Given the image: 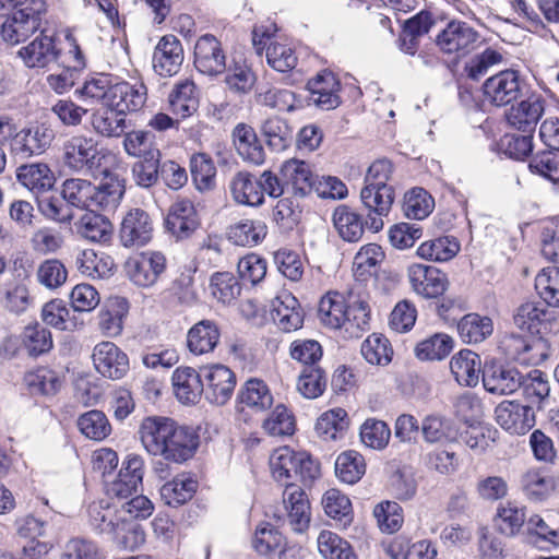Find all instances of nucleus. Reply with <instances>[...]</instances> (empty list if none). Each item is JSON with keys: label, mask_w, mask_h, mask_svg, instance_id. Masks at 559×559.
I'll use <instances>...</instances> for the list:
<instances>
[{"label": "nucleus", "mask_w": 559, "mask_h": 559, "mask_svg": "<svg viewBox=\"0 0 559 559\" xmlns=\"http://www.w3.org/2000/svg\"><path fill=\"white\" fill-rule=\"evenodd\" d=\"M140 435L148 453L175 463L192 457L199 445L197 430L178 421H143Z\"/></svg>", "instance_id": "nucleus-1"}, {"label": "nucleus", "mask_w": 559, "mask_h": 559, "mask_svg": "<svg viewBox=\"0 0 559 559\" xmlns=\"http://www.w3.org/2000/svg\"><path fill=\"white\" fill-rule=\"evenodd\" d=\"M104 178L98 186L81 178L67 179L62 185V198L72 206L82 210H102L114 212L124 194V180L118 175L102 171Z\"/></svg>", "instance_id": "nucleus-2"}, {"label": "nucleus", "mask_w": 559, "mask_h": 559, "mask_svg": "<svg viewBox=\"0 0 559 559\" xmlns=\"http://www.w3.org/2000/svg\"><path fill=\"white\" fill-rule=\"evenodd\" d=\"M318 316L323 325L341 331L343 337L357 338L369 329L370 307L364 298L346 302L342 294L330 292L321 298Z\"/></svg>", "instance_id": "nucleus-3"}, {"label": "nucleus", "mask_w": 559, "mask_h": 559, "mask_svg": "<svg viewBox=\"0 0 559 559\" xmlns=\"http://www.w3.org/2000/svg\"><path fill=\"white\" fill-rule=\"evenodd\" d=\"M523 394L527 404L522 405L515 401H504L497 408V419H503L506 415L510 419H535L537 411L544 409L549 404L550 386L539 370H532L526 377L522 376Z\"/></svg>", "instance_id": "nucleus-4"}, {"label": "nucleus", "mask_w": 559, "mask_h": 559, "mask_svg": "<svg viewBox=\"0 0 559 559\" xmlns=\"http://www.w3.org/2000/svg\"><path fill=\"white\" fill-rule=\"evenodd\" d=\"M116 156L108 150L98 148L93 138L78 134L63 144V162L74 171L102 173Z\"/></svg>", "instance_id": "nucleus-5"}, {"label": "nucleus", "mask_w": 559, "mask_h": 559, "mask_svg": "<svg viewBox=\"0 0 559 559\" xmlns=\"http://www.w3.org/2000/svg\"><path fill=\"white\" fill-rule=\"evenodd\" d=\"M24 9L14 11L0 25L1 39L9 45H17L35 33L40 25V16L47 10L45 0H32Z\"/></svg>", "instance_id": "nucleus-6"}, {"label": "nucleus", "mask_w": 559, "mask_h": 559, "mask_svg": "<svg viewBox=\"0 0 559 559\" xmlns=\"http://www.w3.org/2000/svg\"><path fill=\"white\" fill-rule=\"evenodd\" d=\"M212 76L221 78L222 82L235 93L246 94L255 84V75L246 64L226 61L221 46L212 45Z\"/></svg>", "instance_id": "nucleus-7"}, {"label": "nucleus", "mask_w": 559, "mask_h": 559, "mask_svg": "<svg viewBox=\"0 0 559 559\" xmlns=\"http://www.w3.org/2000/svg\"><path fill=\"white\" fill-rule=\"evenodd\" d=\"M95 370L104 378L120 380L130 370V360L126 352L110 341L97 343L92 352Z\"/></svg>", "instance_id": "nucleus-8"}, {"label": "nucleus", "mask_w": 559, "mask_h": 559, "mask_svg": "<svg viewBox=\"0 0 559 559\" xmlns=\"http://www.w3.org/2000/svg\"><path fill=\"white\" fill-rule=\"evenodd\" d=\"M165 270L166 258L157 251L142 252L126 263L129 280L141 288L154 286Z\"/></svg>", "instance_id": "nucleus-9"}, {"label": "nucleus", "mask_w": 559, "mask_h": 559, "mask_svg": "<svg viewBox=\"0 0 559 559\" xmlns=\"http://www.w3.org/2000/svg\"><path fill=\"white\" fill-rule=\"evenodd\" d=\"M478 39V33L466 22L453 20L437 35L436 45L448 55H466Z\"/></svg>", "instance_id": "nucleus-10"}, {"label": "nucleus", "mask_w": 559, "mask_h": 559, "mask_svg": "<svg viewBox=\"0 0 559 559\" xmlns=\"http://www.w3.org/2000/svg\"><path fill=\"white\" fill-rule=\"evenodd\" d=\"M484 98L489 104L502 107L521 95V81L516 71L503 70L488 78L483 85Z\"/></svg>", "instance_id": "nucleus-11"}, {"label": "nucleus", "mask_w": 559, "mask_h": 559, "mask_svg": "<svg viewBox=\"0 0 559 559\" xmlns=\"http://www.w3.org/2000/svg\"><path fill=\"white\" fill-rule=\"evenodd\" d=\"M407 277L412 289L425 298L442 295L449 285L447 274L439 269L415 263L408 266Z\"/></svg>", "instance_id": "nucleus-12"}, {"label": "nucleus", "mask_w": 559, "mask_h": 559, "mask_svg": "<svg viewBox=\"0 0 559 559\" xmlns=\"http://www.w3.org/2000/svg\"><path fill=\"white\" fill-rule=\"evenodd\" d=\"M394 189L392 187L365 186L360 191L364 206L369 211L366 222L368 228L378 233L383 228V216H386L394 202Z\"/></svg>", "instance_id": "nucleus-13"}, {"label": "nucleus", "mask_w": 559, "mask_h": 559, "mask_svg": "<svg viewBox=\"0 0 559 559\" xmlns=\"http://www.w3.org/2000/svg\"><path fill=\"white\" fill-rule=\"evenodd\" d=\"M109 108L121 114L138 112L147 102V87L142 79L114 82Z\"/></svg>", "instance_id": "nucleus-14"}, {"label": "nucleus", "mask_w": 559, "mask_h": 559, "mask_svg": "<svg viewBox=\"0 0 559 559\" xmlns=\"http://www.w3.org/2000/svg\"><path fill=\"white\" fill-rule=\"evenodd\" d=\"M55 138L50 127L37 124L16 132L10 142L12 154L22 158L41 154L48 148Z\"/></svg>", "instance_id": "nucleus-15"}, {"label": "nucleus", "mask_w": 559, "mask_h": 559, "mask_svg": "<svg viewBox=\"0 0 559 559\" xmlns=\"http://www.w3.org/2000/svg\"><path fill=\"white\" fill-rule=\"evenodd\" d=\"M252 43L258 53L266 48V61L270 67L278 72L293 70L297 64V56L293 47L277 39L271 40L264 32L260 33L254 28L252 33Z\"/></svg>", "instance_id": "nucleus-16"}, {"label": "nucleus", "mask_w": 559, "mask_h": 559, "mask_svg": "<svg viewBox=\"0 0 559 559\" xmlns=\"http://www.w3.org/2000/svg\"><path fill=\"white\" fill-rule=\"evenodd\" d=\"M183 62V48L175 35L163 36L155 46L152 63L156 74L170 78L176 75Z\"/></svg>", "instance_id": "nucleus-17"}, {"label": "nucleus", "mask_w": 559, "mask_h": 559, "mask_svg": "<svg viewBox=\"0 0 559 559\" xmlns=\"http://www.w3.org/2000/svg\"><path fill=\"white\" fill-rule=\"evenodd\" d=\"M153 226L150 216L141 209L130 210L120 226V240L124 247L143 246L152 238Z\"/></svg>", "instance_id": "nucleus-18"}, {"label": "nucleus", "mask_w": 559, "mask_h": 559, "mask_svg": "<svg viewBox=\"0 0 559 559\" xmlns=\"http://www.w3.org/2000/svg\"><path fill=\"white\" fill-rule=\"evenodd\" d=\"M484 388L493 394H511L522 384V374L512 367L487 364L483 370Z\"/></svg>", "instance_id": "nucleus-19"}, {"label": "nucleus", "mask_w": 559, "mask_h": 559, "mask_svg": "<svg viewBox=\"0 0 559 559\" xmlns=\"http://www.w3.org/2000/svg\"><path fill=\"white\" fill-rule=\"evenodd\" d=\"M283 500L293 530L298 533L304 532L310 522V503L305 490L296 484H287Z\"/></svg>", "instance_id": "nucleus-20"}, {"label": "nucleus", "mask_w": 559, "mask_h": 559, "mask_svg": "<svg viewBox=\"0 0 559 559\" xmlns=\"http://www.w3.org/2000/svg\"><path fill=\"white\" fill-rule=\"evenodd\" d=\"M544 104L540 95H530L510 108L507 115L508 122L520 131H533L545 111Z\"/></svg>", "instance_id": "nucleus-21"}, {"label": "nucleus", "mask_w": 559, "mask_h": 559, "mask_svg": "<svg viewBox=\"0 0 559 559\" xmlns=\"http://www.w3.org/2000/svg\"><path fill=\"white\" fill-rule=\"evenodd\" d=\"M272 319L284 332L301 328L304 317L296 297L288 292L277 295L272 302Z\"/></svg>", "instance_id": "nucleus-22"}, {"label": "nucleus", "mask_w": 559, "mask_h": 559, "mask_svg": "<svg viewBox=\"0 0 559 559\" xmlns=\"http://www.w3.org/2000/svg\"><path fill=\"white\" fill-rule=\"evenodd\" d=\"M311 102L324 109L330 110L336 108L340 100V82L336 76L329 71L319 73L314 79L308 82Z\"/></svg>", "instance_id": "nucleus-23"}, {"label": "nucleus", "mask_w": 559, "mask_h": 559, "mask_svg": "<svg viewBox=\"0 0 559 559\" xmlns=\"http://www.w3.org/2000/svg\"><path fill=\"white\" fill-rule=\"evenodd\" d=\"M17 55L28 68H45L57 61L59 52L53 38L40 34L27 46L22 47Z\"/></svg>", "instance_id": "nucleus-24"}, {"label": "nucleus", "mask_w": 559, "mask_h": 559, "mask_svg": "<svg viewBox=\"0 0 559 559\" xmlns=\"http://www.w3.org/2000/svg\"><path fill=\"white\" fill-rule=\"evenodd\" d=\"M200 224L197 211L189 200L175 202L166 217L167 228L177 237H188Z\"/></svg>", "instance_id": "nucleus-25"}, {"label": "nucleus", "mask_w": 559, "mask_h": 559, "mask_svg": "<svg viewBox=\"0 0 559 559\" xmlns=\"http://www.w3.org/2000/svg\"><path fill=\"white\" fill-rule=\"evenodd\" d=\"M551 319L547 306L538 300H530L520 305L513 316L516 328L530 333H539Z\"/></svg>", "instance_id": "nucleus-26"}, {"label": "nucleus", "mask_w": 559, "mask_h": 559, "mask_svg": "<svg viewBox=\"0 0 559 559\" xmlns=\"http://www.w3.org/2000/svg\"><path fill=\"white\" fill-rule=\"evenodd\" d=\"M450 369L459 384L475 386L479 382L481 360L476 353L462 349L451 358Z\"/></svg>", "instance_id": "nucleus-27"}, {"label": "nucleus", "mask_w": 559, "mask_h": 559, "mask_svg": "<svg viewBox=\"0 0 559 559\" xmlns=\"http://www.w3.org/2000/svg\"><path fill=\"white\" fill-rule=\"evenodd\" d=\"M171 381L175 395L182 404H194L201 397L203 384L194 369L177 368L173 373Z\"/></svg>", "instance_id": "nucleus-28"}, {"label": "nucleus", "mask_w": 559, "mask_h": 559, "mask_svg": "<svg viewBox=\"0 0 559 559\" xmlns=\"http://www.w3.org/2000/svg\"><path fill=\"white\" fill-rule=\"evenodd\" d=\"M112 87L111 75L97 73L86 78L82 86L75 90V95L86 104L102 103L105 107H109Z\"/></svg>", "instance_id": "nucleus-29"}, {"label": "nucleus", "mask_w": 559, "mask_h": 559, "mask_svg": "<svg viewBox=\"0 0 559 559\" xmlns=\"http://www.w3.org/2000/svg\"><path fill=\"white\" fill-rule=\"evenodd\" d=\"M235 147L238 154L247 162L254 165L264 163V150L259 143L257 133L252 127L246 123H239L233 132Z\"/></svg>", "instance_id": "nucleus-30"}, {"label": "nucleus", "mask_w": 559, "mask_h": 559, "mask_svg": "<svg viewBox=\"0 0 559 559\" xmlns=\"http://www.w3.org/2000/svg\"><path fill=\"white\" fill-rule=\"evenodd\" d=\"M78 271L86 277L106 278L112 274L114 260L105 252L93 249L80 251L75 259Z\"/></svg>", "instance_id": "nucleus-31"}, {"label": "nucleus", "mask_w": 559, "mask_h": 559, "mask_svg": "<svg viewBox=\"0 0 559 559\" xmlns=\"http://www.w3.org/2000/svg\"><path fill=\"white\" fill-rule=\"evenodd\" d=\"M198 489V480L191 474H180L160 488L162 500L169 507L177 508L189 501Z\"/></svg>", "instance_id": "nucleus-32"}, {"label": "nucleus", "mask_w": 559, "mask_h": 559, "mask_svg": "<svg viewBox=\"0 0 559 559\" xmlns=\"http://www.w3.org/2000/svg\"><path fill=\"white\" fill-rule=\"evenodd\" d=\"M230 192L239 204L259 206L264 202L261 185L250 173L240 171L235 175L230 181Z\"/></svg>", "instance_id": "nucleus-33"}, {"label": "nucleus", "mask_w": 559, "mask_h": 559, "mask_svg": "<svg viewBox=\"0 0 559 559\" xmlns=\"http://www.w3.org/2000/svg\"><path fill=\"white\" fill-rule=\"evenodd\" d=\"M333 225L338 236L347 242H357L365 231L362 216L346 205H340L333 213Z\"/></svg>", "instance_id": "nucleus-34"}, {"label": "nucleus", "mask_w": 559, "mask_h": 559, "mask_svg": "<svg viewBox=\"0 0 559 559\" xmlns=\"http://www.w3.org/2000/svg\"><path fill=\"white\" fill-rule=\"evenodd\" d=\"M99 210H88L76 223L78 233L85 239L94 242H108L112 235L110 221Z\"/></svg>", "instance_id": "nucleus-35"}, {"label": "nucleus", "mask_w": 559, "mask_h": 559, "mask_svg": "<svg viewBox=\"0 0 559 559\" xmlns=\"http://www.w3.org/2000/svg\"><path fill=\"white\" fill-rule=\"evenodd\" d=\"M17 179L34 193H43L49 191L56 182V178L51 169L41 163L23 165L17 168Z\"/></svg>", "instance_id": "nucleus-36"}, {"label": "nucleus", "mask_w": 559, "mask_h": 559, "mask_svg": "<svg viewBox=\"0 0 559 559\" xmlns=\"http://www.w3.org/2000/svg\"><path fill=\"white\" fill-rule=\"evenodd\" d=\"M281 175L285 183L290 185L301 195L309 193L316 182L310 166L298 159L286 160L281 167Z\"/></svg>", "instance_id": "nucleus-37"}, {"label": "nucleus", "mask_w": 559, "mask_h": 559, "mask_svg": "<svg viewBox=\"0 0 559 559\" xmlns=\"http://www.w3.org/2000/svg\"><path fill=\"white\" fill-rule=\"evenodd\" d=\"M385 253L381 246L367 243L362 246L354 257L353 274L358 281H367L372 277L383 262Z\"/></svg>", "instance_id": "nucleus-38"}, {"label": "nucleus", "mask_w": 559, "mask_h": 559, "mask_svg": "<svg viewBox=\"0 0 559 559\" xmlns=\"http://www.w3.org/2000/svg\"><path fill=\"white\" fill-rule=\"evenodd\" d=\"M88 519L95 532L111 537L122 516L118 513L116 507L106 500H99L88 506Z\"/></svg>", "instance_id": "nucleus-39"}, {"label": "nucleus", "mask_w": 559, "mask_h": 559, "mask_svg": "<svg viewBox=\"0 0 559 559\" xmlns=\"http://www.w3.org/2000/svg\"><path fill=\"white\" fill-rule=\"evenodd\" d=\"M124 116L109 107L96 109L91 115V124L94 132L102 136L119 138L127 128Z\"/></svg>", "instance_id": "nucleus-40"}, {"label": "nucleus", "mask_w": 559, "mask_h": 559, "mask_svg": "<svg viewBox=\"0 0 559 559\" xmlns=\"http://www.w3.org/2000/svg\"><path fill=\"white\" fill-rule=\"evenodd\" d=\"M460 249L461 245L455 237L442 236L424 241L416 252L418 257L428 261L447 262L453 259Z\"/></svg>", "instance_id": "nucleus-41"}, {"label": "nucleus", "mask_w": 559, "mask_h": 559, "mask_svg": "<svg viewBox=\"0 0 559 559\" xmlns=\"http://www.w3.org/2000/svg\"><path fill=\"white\" fill-rule=\"evenodd\" d=\"M171 111L180 118L193 115L199 107V93L192 81L186 80L176 85L169 96Z\"/></svg>", "instance_id": "nucleus-42"}, {"label": "nucleus", "mask_w": 559, "mask_h": 559, "mask_svg": "<svg viewBox=\"0 0 559 559\" xmlns=\"http://www.w3.org/2000/svg\"><path fill=\"white\" fill-rule=\"evenodd\" d=\"M24 384L32 394L53 395L62 386L61 377L53 370L39 367L24 374Z\"/></svg>", "instance_id": "nucleus-43"}, {"label": "nucleus", "mask_w": 559, "mask_h": 559, "mask_svg": "<svg viewBox=\"0 0 559 559\" xmlns=\"http://www.w3.org/2000/svg\"><path fill=\"white\" fill-rule=\"evenodd\" d=\"M457 331L463 342L476 344L492 334L493 323L489 317L468 313L460 320Z\"/></svg>", "instance_id": "nucleus-44"}, {"label": "nucleus", "mask_w": 559, "mask_h": 559, "mask_svg": "<svg viewBox=\"0 0 559 559\" xmlns=\"http://www.w3.org/2000/svg\"><path fill=\"white\" fill-rule=\"evenodd\" d=\"M298 452H295L289 447H281L273 451L270 456V467L273 478L283 483L286 487L287 484H295V473L297 467Z\"/></svg>", "instance_id": "nucleus-45"}, {"label": "nucleus", "mask_w": 559, "mask_h": 559, "mask_svg": "<svg viewBox=\"0 0 559 559\" xmlns=\"http://www.w3.org/2000/svg\"><path fill=\"white\" fill-rule=\"evenodd\" d=\"M366 473L364 456L355 451L347 450L338 454L335 461V475L344 484L358 483Z\"/></svg>", "instance_id": "nucleus-46"}, {"label": "nucleus", "mask_w": 559, "mask_h": 559, "mask_svg": "<svg viewBox=\"0 0 559 559\" xmlns=\"http://www.w3.org/2000/svg\"><path fill=\"white\" fill-rule=\"evenodd\" d=\"M267 227L262 221L242 219L228 229V238L237 246H257L266 236Z\"/></svg>", "instance_id": "nucleus-47"}, {"label": "nucleus", "mask_w": 559, "mask_h": 559, "mask_svg": "<svg viewBox=\"0 0 559 559\" xmlns=\"http://www.w3.org/2000/svg\"><path fill=\"white\" fill-rule=\"evenodd\" d=\"M454 341L445 333H436L419 342L414 352L423 361L442 360L453 349Z\"/></svg>", "instance_id": "nucleus-48"}, {"label": "nucleus", "mask_w": 559, "mask_h": 559, "mask_svg": "<svg viewBox=\"0 0 559 559\" xmlns=\"http://www.w3.org/2000/svg\"><path fill=\"white\" fill-rule=\"evenodd\" d=\"M261 134L266 145L274 152L285 151L293 141V132L288 123L278 118L271 117L263 121Z\"/></svg>", "instance_id": "nucleus-49"}, {"label": "nucleus", "mask_w": 559, "mask_h": 559, "mask_svg": "<svg viewBox=\"0 0 559 559\" xmlns=\"http://www.w3.org/2000/svg\"><path fill=\"white\" fill-rule=\"evenodd\" d=\"M525 496L532 501H543L554 490L552 478L544 469H528L521 479Z\"/></svg>", "instance_id": "nucleus-50"}, {"label": "nucleus", "mask_w": 559, "mask_h": 559, "mask_svg": "<svg viewBox=\"0 0 559 559\" xmlns=\"http://www.w3.org/2000/svg\"><path fill=\"white\" fill-rule=\"evenodd\" d=\"M129 311V304L124 298H116L111 306L99 312V329L104 335L116 337L121 334L123 319Z\"/></svg>", "instance_id": "nucleus-51"}, {"label": "nucleus", "mask_w": 559, "mask_h": 559, "mask_svg": "<svg viewBox=\"0 0 559 559\" xmlns=\"http://www.w3.org/2000/svg\"><path fill=\"white\" fill-rule=\"evenodd\" d=\"M318 549L324 559H358L352 545L331 531L319 534Z\"/></svg>", "instance_id": "nucleus-52"}, {"label": "nucleus", "mask_w": 559, "mask_h": 559, "mask_svg": "<svg viewBox=\"0 0 559 559\" xmlns=\"http://www.w3.org/2000/svg\"><path fill=\"white\" fill-rule=\"evenodd\" d=\"M239 399L242 404L254 409L264 411L272 405V394L263 380L252 378L246 381L240 390Z\"/></svg>", "instance_id": "nucleus-53"}, {"label": "nucleus", "mask_w": 559, "mask_h": 559, "mask_svg": "<svg viewBox=\"0 0 559 559\" xmlns=\"http://www.w3.org/2000/svg\"><path fill=\"white\" fill-rule=\"evenodd\" d=\"M362 357L370 365L386 366L392 360L393 349L390 341L381 334L369 335L361 344Z\"/></svg>", "instance_id": "nucleus-54"}, {"label": "nucleus", "mask_w": 559, "mask_h": 559, "mask_svg": "<svg viewBox=\"0 0 559 559\" xmlns=\"http://www.w3.org/2000/svg\"><path fill=\"white\" fill-rule=\"evenodd\" d=\"M110 539L118 548L134 551L145 543V532L139 523L122 518Z\"/></svg>", "instance_id": "nucleus-55"}, {"label": "nucleus", "mask_w": 559, "mask_h": 559, "mask_svg": "<svg viewBox=\"0 0 559 559\" xmlns=\"http://www.w3.org/2000/svg\"><path fill=\"white\" fill-rule=\"evenodd\" d=\"M41 320L60 331H73L78 326L75 318L71 317L70 310L61 299H52L44 305Z\"/></svg>", "instance_id": "nucleus-56"}, {"label": "nucleus", "mask_w": 559, "mask_h": 559, "mask_svg": "<svg viewBox=\"0 0 559 559\" xmlns=\"http://www.w3.org/2000/svg\"><path fill=\"white\" fill-rule=\"evenodd\" d=\"M22 344L28 355L37 357L49 352L53 342L48 329L39 323H34L25 326L22 333Z\"/></svg>", "instance_id": "nucleus-57"}, {"label": "nucleus", "mask_w": 559, "mask_h": 559, "mask_svg": "<svg viewBox=\"0 0 559 559\" xmlns=\"http://www.w3.org/2000/svg\"><path fill=\"white\" fill-rule=\"evenodd\" d=\"M236 386L235 373L224 365H212V402L225 404Z\"/></svg>", "instance_id": "nucleus-58"}, {"label": "nucleus", "mask_w": 559, "mask_h": 559, "mask_svg": "<svg viewBox=\"0 0 559 559\" xmlns=\"http://www.w3.org/2000/svg\"><path fill=\"white\" fill-rule=\"evenodd\" d=\"M435 207L432 197L423 188H414L404 197L403 211L411 219H424Z\"/></svg>", "instance_id": "nucleus-59"}, {"label": "nucleus", "mask_w": 559, "mask_h": 559, "mask_svg": "<svg viewBox=\"0 0 559 559\" xmlns=\"http://www.w3.org/2000/svg\"><path fill=\"white\" fill-rule=\"evenodd\" d=\"M284 537L271 523L260 524L252 538L253 549L261 556H271L281 551Z\"/></svg>", "instance_id": "nucleus-60"}, {"label": "nucleus", "mask_w": 559, "mask_h": 559, "mask_svg": "<svg viewBox=\"0 0 559 559\" xmlns=\"http://www.w3.org/2000/svg\"><path fill=\"white\" fill-rule=\"evenodd\" d=\"M535 289L548 306L559 307V267L543 269L535 277Z\"/></svg>", "instance_id": "nucleus-61"}, {"label": "nucleus", "mask_w": 559, "mask_h": 559, "mask_svg": "<svg viewBox=\"0 0 559 559\" xmlns=\"http://www.w3.org/2000/svg\"><path fill=\"white\" fill-rule=\"evenodd\" d=\"M496 526L506 536H514L525 522V510L512 502L498 508Z\"/></svg>", "instance_id": "nucleus-62"}, {"label": "nucleus", "mask_w": 559, "mask_h": 559, "mask_svg": "<svg viewBox=\"0 0 559 559\" xmlns=\"http://www.w3.org/2000/svg\"><path fill=\"white\" fill-rule=\"evenodd\" d=\"M37 281L48 289L61 287L68 278V270L58 259L43 261L36 272Z\"/></svg>", "instance_id": "nucleus-63"}, {"label": "nucleus", "mask_w": 559, "mask_h": 559, "mask_svg": "<svg viewBox=\"0 0 559 559\" xmlns=\"http://www.w3.org/2000/svg\"><path fill=\"white\" fill-rule=\"evenodd\" d=\"M527 530L537 547L550 549L559 546V530L551 528L539 515L535 514L527 520Z\"/></svg>", "instance_id": "nucleus-64"}]
</instances>
